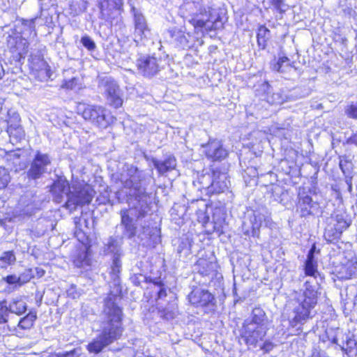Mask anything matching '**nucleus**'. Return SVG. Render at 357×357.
I'll list each match as a JSON object with an SVG mask.
<instances>
[{"mask_svg": "<svg viewBox=\"0 0 357 357\" xmlns=\"http://www.w3.org/2000/svg\"><path fill=\"white\" fill-rule=\"evenodd\" d=\"M272 98L275 104H282L284 102V98L279 93H273Z\"/></svg>", "mask_w": 357, "mask_h": 357, "instance_id": "obj_40", "label": "nucleus"}, {"mask_svg": "<svg viewBox=\"0 0 357 357\" xmlns=\"http://www.w3.org/2000/svg\"><path fill=\"white\" fill-rule=\"evenodd\" d=\"M196 265L199 267V272L202 275L209 274L214 267V264L213 263L203 258L199 259Z\"/></svg>", "mask_w": 357, "mask_h": 357, "instance_id": "obj_28", "label": "nucleus"}, {"mask_svg": "<svg viewBox=\"0 0 357 357\" xmlns=\"http://www.w3.org/2000/svg\"><path fill=\"white\" fill-rule=\"evenodd\" d=\"M28 274H30V275H31V276L32 277V275H31V271H30V270L25 271V272H24V273H23L22 275H24V278H27V276H28Z\"/></svg>", "mask_w": 357, "mask_h": 357, "instance_id": "obj_56", "label": "nucleus"}, {"mask_svg": "<svg viewBox=\"0 0 357 357\" xmlns=\"http://www.w3.org/2000/svg\"><path fill=\"white\" fill-rule=\"evenodd\" d=\"M242 230H243V232L244 234V235L245 236H257L258 235V233H254L252 231V228L251 229H250L249 228H245V224L244 223L242 226Z\"/></svg>", "mask_w": 357, "mask_h": 357, "instance_id": "obj_44", "label": "nucleus"}, {"mask_svg": "<svg viewBox=\"0 0 357 357\" xmlns=\"http://www.w3.org/2000/svg\"><path fill=\"white\" fill-rule=\"evenodd\" d=\"M305 275L312 276L316 278L319 274L317 271V263L305 262Z\"/></svg>", "mask_w": 357, "mask_h": 357, "instance_id": "obj_34", "label": "nucleus"}, {"mask_svg": "<svg viewBox=\"0 0 357 357\" xmlns=\"http://www.w3.org/2000/svg\"><path fill=\"white\" fill-rule=\"evenodd\" d=\"M294 66L290 59L285 56H280L276 63L273 65V70L280 73H289Z\"/></svg>", "mask_w": 357, "mask_h": 357, "instance_id": "obj_22", "label": "nucleus"}, {"mask_svg": "<svg viewBox=\"0 0 357 357\" xmlns=\"http://www.w3.org/2000/svg\"><path fill=\"white\" fill-rule=\"evenodd\" d=\"M3 75H4V70H3L1 63L0 62V79L2 78Z\"/></svg>", "mask_w": 357, "mask_h": 357, "instance_id": "obj_55", "label": "nucleus"}, {"mask_svg": "<svg viewBox=\"0 0 357 357\" xmlns=\"http://www.w3.org/2000/svg\"><path fill=\"white\" fill-rule=\"evenodd\" d=\"M31 278V276L30 274H28V276L26 278H24V275H20V276H17L15 275H8L5 280L7 283L9 284H23L30 280Z\"/></svg>", "mask_w": 357, "mask_h": 357, "instance_id": "obj_30", "label": "nucleus"}, {"mask_svg": "<svg viewBox=\"0 0 357 357\" xmlns=\"http://www.w3.org/2000/svg\"><path fill=\"white\" fill-rule=\"evenodd\" d=\"M268 216L260 211H255L253 215L250 218V224L252 225V231L259 233V228L262 223L268 220Z\"/></svg>", "mask_w": 357, "mask_h": 357, "instance_id": "obj_23", "label": "nucleus"}, {"mask_svg": "<svg viewBox=\"0 0 357 357\" xmlns=\"http://www.w3.org/2000/svg\"><path fill=\"white\" fill-rule=\"evenodd\" d=\"M9 308L6 301H0V324H4L8 321Z\"/></svg>", "mask_w": 357, "mask_h": 357, "instance_id": "obj_31", "label": "nucleus"}, {"mask_svg": "<svg viewBox=\"0 0 357 357\" xmlns=\"http://www.w3.org/2000/svg\"><path fill=\"white\" fill-rule=\"evenodd\" d=\"M312 357H330L325 352L315 351L313 353Z\"/></svg>", "mask_w": 357, "mask_h": 357, "instance_id": "obj_48", "label": "nucleus"}, {"mask_svg": "<svg viewBox=\"0 0 357 357\" xmlns=\"http://www.w3.org/2000/svg\"><path fill=\"white\" fill-rule=\"evenodd\" d=\"M333 342L337 344V340H336V338H334V339H333Z\"/></svg>", "mask_w": 357, "mask_h": 357, "instance_id": "obj_57", "label": "nucleus"}, {"mask_svg": "<svg viewBox=\"0 0 357 357\" xmlns=\"http://www.w3.org/2000/svg\"><path fill=\"white\" fill-rule=\"evenodd\" d=\"M36 317V313L29 312L20 320L17 327L23 330L30 329L33 326Z\"/></svg>", "mask_w": 357, "mask_h": 357, "instance_id": "obj_25", "label": "nucleus"}, {"mask_svg": "<svg viewBox=\"0 0 357 357\" xmlns=\"http://www.w3.org/2000/svg\"><path fill=\"white\" fill-rule=\"evenodd\" d=\"M206 156L213 161L222 160L228 155V151L223 147L221 141L210 139L206 144H202Z\"/></svg>", "mask_w": 357, "mask_h": 357, "instance_id": "obj_10", "label": "nucleus"}, {"mask_svg": "<svg viewBox=\"0 0 357 357\" xmlns=\"http://www.w3.org/2000/svg\"><path fill=\"white\" fill-rule=\"evenodd\" d=\"M348 143L357 146V133L353 135L349 139Z\"/></svg>", "mask_w": 357, "mask_h": 357, "instance_id": "obj_46", "label": "nucleus"}, {"mask_svg": "<svg viewBox=\"0 0 357 357\" xmlns=\"http://www.w3.org/2000/svg\"><path fill=\"white\" fill-rule=\"evenodd\" d=\"M30 62L32 70L47 73L48 65L40 56L31 55Z\"/></svg>", "mask_w": 357, "mask_h": 357, "instance_id": "obj_24", "label": "nucleus"}, {"mask_svg": "<svg viewBox=\"0 0 357 357\" xmlns=\"http://www.w3.org/2000/svg\"><path fill=\"white\" fill-rule=\"evenodd\" d=\"M16 260L15 254L13 251H6L2 253L0 257V267L6 268L12 265Z\"/></svg>", "mask_w": 357, "mask_h": 357, "instance_id": "obj_27", "label": "nucleus"}, {"mask_svg": "<svg viewBox=\"0 0 357 357\" xmlns=\"http://www.w3.org/2000/svg\"><path fill=\"white\" fill-rule=\"evenodd\" d=\"M7 132L10 139L13 138L16 142L23 138L24 135L22 128L18 125L9 124L7 128Z\"/></svg>", "mask_w": 357, "mask_h": 357, "instance_id": "obj_26", "label": "nucleus"}, {"mask_svg": "<svg viewBox=\"0 0 357 357\" xmlns=\"http://www.w3.org/2000/svg\"><path fill=\"white\" fill-rule=\"evenodd\" d=\"M80 42L89 51L94 50L96 47L95 42L89 36H82Z\"/></svg>", "mask_w": 357, "mask_h": 357, "instance_id": "obj_37", "label": "nucleus"}, {"mask_svg": "<svg viewBox=\"0 0 357 357\" xmlns=\"http://www.w3.org/2000/svg\"><path fill=\"white\" fill-rule=\"evenodd\" d=\"M340 167L342 172L345 174L349 170L348 168L344 167V165L343 164L342 161L340 162Z\"/></svg>", "mask_w": 357, "mask_h": 357, "instance_id": "obj_53", "label": "nucleus"}, {"mask_svg": "<svg viewBox=\"0 0 357 357\" xmlns=\"http://www.w3.org/2000/svg\"><path fill=\"white\" fill-rule=\"evenodd\" d=\"M272 4L278 9H281L282 0H271Z\"/></svg>", "mask_w": 357, "mask_h": 357, "instance_id": "obj_50", "label": "nucleus"}, {"mask_svg": "<svg viewBox=\"0 0 357 357\" xmlns=\"http://www.w3.org/2000/svg\"><path fill=\"white\" fill-rule=\"evenodd\" d=\"M299 204L302 207V210H305L306 213L308 214L310 213V209L312 207V199L311 197L305 195L300 199Z\"/></svg>", "mask_w": 357, "mask_h": 357, "instance_id": "obj_36", "label": "nucleus"}, {"mask_svg": "<svg viewBox=\"0 0 357 357\" xmlns=\"http://www.w3.org/2000/svg\"><path fill=\"white\" fill-rule=\"evenodd\" d=\"M345 114L351 119H357V102H352L344 109Z\"/></svg>", "mask_w": 357, "mask_h": 357, "instance_id": "obj_35", "label": "nucleus"}, {"mask_svg": "<svg viewBox=\"0 0 357 357\" xmlns=\"http://www.w3.org/2000/svg\"><path fill=\"white\" fill-rule=\"evenodd\" d=\"M158 296L159 298H162L163 297H165L167 296L166 290L163 287H160Z\"/></svg>", "mask_w": 357, "mask_h": 357, "instance_id": "obj_49", "label": "nucleus"}, {"mask_svg": "<svg viewBox=\"0 0 357 357\" xmlns=\"http://www.w3.org/2000/svg\"><path fill=\"white\" fill-rule=\"evenodd\" d=\"M22 26L21 35L9 36L7 40L8 47L20 57H24L28 53L29 45L28 39L33 38L36 36L34 20L24 21Z\"/></svg>", "mask_w": 357, "mask_h": 357, "instance_id": "obj_5", "label": "nucleus"}, {"mask_svg": "<svg viewBox=\"0 0 357 357\" xmlns=\"http://www.w3.org/2000/svg\"><path fill=\"white\" fill-rule=\"evenodd\" d=\"M8 157L9 158V159L13 158L14 160L19 159V155L16 153H15V152H12L10 153H9L8 155ZM13 163L15 164L16 162L13 161Z\"/></svg>", "mask_w": 357, "mask_h": 357, "instance_id": "obj_51", "label": "nucleus"}, {"mask_svg": "<svg viewBox=\"0 0 357 357\" xmlns=\"http://www.w3.org/2000/svg\"><path fill=\"white\" fill-rule=\"evenodd\" d=\"M145 178L144 172L136 167L127 165L121 175V181L124 188L129 189L132 208V215L137 218L144 217L150 209L151 196L142 187V181Z\"/></svg>", "mask_w": 357, "mask_h": 357, "instance_id": "obj_1", "label": "nucleus"}, {"mask_svg": "<svg viewBox=\"0 0 357 357\" xmlns=\"http://www.w3.org/2000/svg\"><path fill=\"white\" fill-rule=\"evenodd\" d=\"M337 222L339 225V227L337 228V229L340 230V233H342V231L343 229H346L349 226V224L347 223V222L344 220L342 218H338Z\"/></svg>", "mask_w": 357, "mask_h": 357, "instance_id": "obj_41", "label": "nucleus"}, {"mask_svg": "<svg viewBox=\"0 0 357 357\" xmlns=\"http://www.w3.org/2000/svg\"><path fill=\"white\" fill-rule=\"evenodd\" d=\"M245 325H255L257 328L261 329V334L264 331L268 330V319L264 311L259 307L255 308L252 310V319L250 321H245Z\"/></svg>", "mask_w": 357, "mask_h": 357, "instance_id": "obj_14", "label": "nucleus"}, {"mask_svg": "<svg viewBox=\"0 0 357 357\" xmlns=\"http://www.w3.org/2000/svg\"><path fill=\"white\" fill-rule=\"evenodd\" d=\"M77 111L85 120L90 121L100 128H107L114 121L110 112L101 106L79 103Z\"/></svg>", "mask_w": 357, "mask_h": 357, "instance_id": "obj_6", "label": "nucleus"}, {"mask_svg": "<svg viewBox=\"0 0 357 357\" xmlns=\"http://www.w3.org/2000/svg\"><path fill=\"white\" fill-rule=\"evenodd\" d=\"M10 181V176L8 170L0 167V190L6 188Z\"/></svg>", "mask_w": 357, "mask_h": 357, "instance_id": "obj_33", "label": "nucleus"}, {"mask_svg": "<svg viewBox=\"0 0 357 357\" xmlns=\"http://www.w3.org/2000/svg\"><path fill=\"white\" fill-rule=\"evenodd\" d=\"M100 91L105 96L108 103L119 108L122 105L123 100L121 91L116 82L111 78H104L100 80L98 85Z\"/></svg>", "mask_w": 357, "mask_h": 357, "instance_id": "obj_7", "label": "nucleus"}, {"mask_svg": "<svg viewBox=\"0 0 357 357\" xmlns=\"http://www.w3.org/2000/svg\"><path fill=\"white\" fill-rule=\"evenodd\" d=\"M9 312L17 315H22L27 310V304L22 296L13 298L8 302Z\"/></svg>", "mask_w": 357, "mask_h": 357, "instance_id": "obj_18", "label": "nucleus"}, {"mask_svg": "<svg viewBox=\"0 0 357 357\" xmlns=\"http://www.w3.org/2000/svg\"><path fill=\"white\" fill-rule=\"evenodd\" d=\"M132 10L135 24V36H138L141 40L148 38L150 34V29L144 16L136 9L133 8Z\"/></svg>", "mask_w": 357, "mask_h": 357, "instance_id": "obj_12", "label": "nucleus"}, {"mask_svg": "<svg viewBox=\"0 0 357 357\" xmlns=\"http://www.w3.org/2000/svg\"><path fill=\"white\" fill-rule=\"evenodd\" d=\"M190 302L195 305L205 306L212 302L213 296L207 290L196 289L189 295Z\"/></svg>", "mask_w": 357, "mask_h": 357, "instance_id": "obj_13", "label": "nucleus"}, {"mask_svg": "<svg viewBox=\"0 0 357 357\" xmlns=\"http://www.w3.org/2000/svg\"><path fill=\"white\" fill-rule=\"evenodd\" d=\"M229 183V181L226 174H219L211 183V191L215 193L222 192L228 188Z\"/></svg>", "mask_w": 357, "mask_h": 357, "instance_id": "obj_19", "label": "nucleus"}, {"mask_svg": "<svg viewBox=\"0 0 357 357\" xmlns=\"http://www.w3.org/2000/svg\"><path fill=\"white\" fill-rule=\"evenodd\" d=\"M51 191L56 203L65 202V207L74 211L77 206L89 204L93 198L92 190L89 186H70L68 181L59 178L54 183Z\"/></svg>", "mask_w": 357, "mask_h": 357, "instance_id": "obj_2", "label": "nucleus"}, {"mask_svg": "<svg viewBox=\"0 0 357 357\" xmlns=\"http://www.w3.org/2000/svg\"><path fill=\"white\" fill-rule=\"evenodd\" d=\"M121 262L120 257H115L113 258V264L111 268V273L114 276L117 277L118 274L121 271Z\"/></svg>", "mask_w": 357, "mask_h": 357, "instance_id": "obj_38", "label": "nucleus"}, {"mask_svg": "<svg viewBox=\"0 0 357 357\" xmlns=\"http://www.w3.org/2000/svg\"><path fill=\"white\" fill-rule=\"evenodd\" d=\"M121 239L117 237H109L105 243L104 252L106 254H113V258L115 257H120L121 256Z\"/></svg>", "mask_w": 357, "mask_h": 357, "instance_id": "obj_17", "label": "nucleus"}, {"mask_svg": "<svg viewBox=\"0 0 357 357\" xmlns=\"http://www.w3.org/2000/svg\"><path fill=\"white\" fill-rule=\"evenodd\" d=\"M154 167L160 174H165L175 169L176 166V160L174 156H168L164 160H158L153 158L152 160Z\"/></svg>", "mask_w": 357, "mask_h": 357, "instance_id": "obj_16", "label": "nucleus"}, {"mask_svg": "<svg viewBox=\"0 0 357 357\" xmlns=\"http://www.w3.org/2000/svg\"><path fill=\"white\" fill-rule=\"evenodd\" d=\"M266 334V331H264L261 334V329L256 328L255 325L244 324L241 335L248 346L256 347L257 342L262 340Z\"/></svg>", "mask_w": 357, "mask_h": 357, "instance_id": "obj_11", "label": "nucleus"}, {"mask_svg": "<svg viewBox=\"0 0 357 357\" xmlns=\"http://www.w3.org/2000/svg\"><path fill=\"white\" fill-rule=\"evenodd\" d=\"M136 67L138 73L146 77H151L160 70V64L157 58L147 55L137 59Z\"/></svg>", "mask_w": 357, "mask_h": 357, "instance_id": "obj_8", "label": "nucleus"}, {"mask_svg": "<svg viewBox=\"0 0 357 357\" xmlns=\"http://www.w3.org/2000/svg\"><path fill=\"white\" fill-rule=\"evenodd\" d=\"M111 344L100 334L87 345V350L90 353L98 354L105 347Z\"/></svg>", "mask_w": 357, "mask_h": 357, "instance_id": "obj_20", "label": "nucleus"}, {"mask_svg": "<svg viewBox=\"0 0 357 357\" xmlns=\"http://www.w3.org/2000/svg\"><path fill=\"white\" fill-rule=\"evenodd\" d=\"M78 79L75 77L70 79L68 80H65L62 84L61 87L66 89H74L77 85Z\"/></svg>", "mask_w": 357, "mask_h": 357, "instance_id": "obj_39", "label": "nucleus"}, {"mask_svg": "<svg viewBox=\"0 0 357 357\" xmlns=\"http://www.w3.org/2000/svg\"><path fill=\"white\" fill-rule=\"evenodd\" d=\"M68 296L73 298H76L79 296L78 293L76 291L75 286L72 285L70 289L67 290Z\"/></svg>", "mask_w": 357, "mask_h": 357, "instance_id": "obj_43", "label": "nucleus"}, {"mask_svg": "<svg viewBox=\"0 0 357 357\" xmlns=\"http://www.w3.org/2000/svg\"><path fill=\"white\" fill-rule=\"evenodd\" d=\"M100 335L110 344L118 340L122 336L123 327L122 324V310L109 297L104 308V320L100 326Z\"/></svg>", "mask_w": 357, "mask_h": 357, "instance_id": "obj_4", "label": "nucleus"}, {"mask_svg": "<svg viewBox=\"0 0 357 357\" xmlns=\"http://www.w3.org/2000/svg\"><path fill=\"white\" fill-rule=\"evenodd\" d=\"M305 262L317 263L314 259V255L308 252Z\"/></svg>", "mask_w": 357, "mask_h": 357, "instance_id": "obj_47", "label": "nucleus"}, {"mask_svg": "<svg viewBox=\"0 0 357 357\" xmlns=\"http://www.w3.org/2000/svg\"><path fill=\"white\" fill-rule=\"evenodd\" d=\"M269 33V30L265 28L264 26H261L259 29V31L257 33V42L259 46L264 48L266 45V40L268 37L267 34Z\"/></svg>", "mask_w": 357, "mask_h": 357, "instance_id": "obj_32", "label": "nucleus"}, {"mask_svg": "<svg viewBox=\"0 0 357 357\" xmlns=\"http://www.w3.org/2000/svg\"><path fill=\"white\" fill-rule=\"evenodd\" d=\"M91 258L88 252H83L74 261L76 266L79 268H85L91 265Z\"/></svg>", "mask_w": 357, "mask_h": 357, "instance_id": "obj_29", "label": "nucleus"}, {"mask_svg": "<svg viewBox=\"0 0 357 357\" xmlns=\"http://www.w3.org/2000/svg\"><path fill=\"white\" fill-rule=\"evenodd\" d=\"M121 225L123 228V236L128 238H131L136 235V226L133 223L132 219L129 216L127 210L121 211Z\"/></svg>", "mask_w": 357, "mask_h": 357, "instance_id": "obj_15", "label": "nucleus"}, {"mask_svg": "<svg viewBox=\"0 0 357 357\" xmlns=\"http://www.w3.org/2000/svg\"><path fill=\"white\" fill-rule=\"evenodd\" d=\"M168 33L176 45L185 47L188 43V40L185 33L177 28H172L168 30Z\"/></svg>", "mask_w": 357, "mask_h": 357, "instance_id": "obj_21", "label": "nucleus"}, {"mask_svg": "<svg viewBox=\"0 0 357 357\" xmlns=\"http://www.w3.org/2000/svg\"><path fill=\"white\" fill-rule=\"evenodd\" d=\"M293 302L294 317L290 323L294 327L298 324H303L312 317V310L317 303V291L310 284L309 281H306L305 289L299 292H295Z\"/></svg>", "mask_w": 357, "mask_h": 357, "instance_id": "obj_3", "label": "nucleus"}, {"mask_svg": "<svg viewBox=\"0 0 357 357\" xmlns=\"http://www.w3.org/2000/svg\"><path fill=\"white\" fill-rule=\"evenodd\" d=\"M274 347V344L269 341H266L264 342L262 346L261 347V349L264 350L265 352H269L271 351Z\"/></svg>", "mask_w": 357, "mask_h": 357, "instance_id": "obj_42", "label": "nucleus"}, {"mask_svg": "<svg viewBox=\"0 0 357 357\" xmlns=\"http://www.w3.org/2000/svg\"><path fill=\"white\" fill-rule=\"evenodd\" d=\"M165 319H174L175 317V312H169V311H164V312L162 314V315Z\"/></svg>", "mask_w": 357, "mask_h": 357, "instance_id": "obj_45", "label": "nucleus"}, {"mask_svg": "<svg viewBox=\"0 0 357 357\" xmlns=\"http://www.w3.org/2000/svg\"><path fill=\"white\" fill-rule=\"evenodd\" d=\"M316 248H317L315 244H313L308 252L314 255V253L317 252Z\"/></svg>", "mask_w": 357, "mask_h": 357, "instance_id": "obj_54", "label": "nucleus"}, {"mask_svg": "<svg viewBox=\"0 0 357 357\" xmlns=\"http://www.w3.org/2000/svg\"><path fill=\"white\" fill-rule=\"evenodd\" d=\"M51 160L47 154L37 152L27 172V176L31 179H37L47 172Z\"/></svg>", "mask_w": 357, "mask_h": 357, "instance_id": "obj_9", "label": "nucleus"}, {"mask_svg": "<svg viewBox=\"0 0 357 357\" xmlns=\"http://www.w3.org/2000/svg\"><path fill=\"white\" fill-rule=\"evenodd\" d=\"M76 235H77V237L78 238V240L82 242V243H84V234H82L81 231H79V233H76Z\"/></svg>", "mask_w": 357, "mask_h": 357, "instance_id": "obj_52", "label": "nucleus"}]
</instances>
